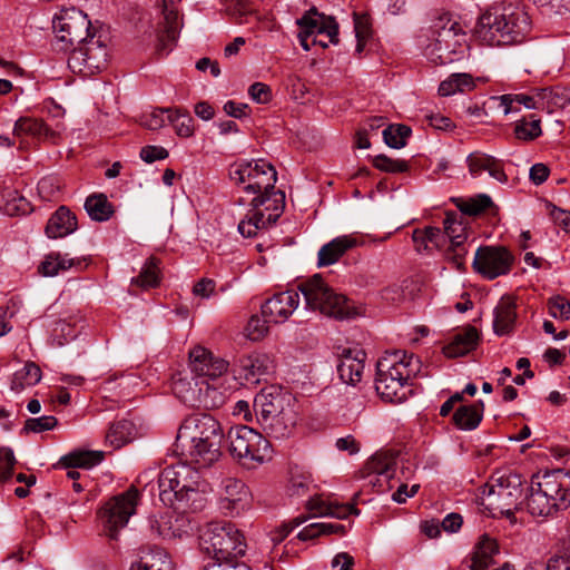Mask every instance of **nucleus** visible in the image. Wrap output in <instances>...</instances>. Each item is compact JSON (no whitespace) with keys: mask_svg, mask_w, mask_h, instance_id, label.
<instances>
[{"mask_svg":"<svg viewBox=\"0 0 570 570\" xmlns=\"http://www.w3.org/2000/svg\"><path fill=\"white\" fill-rule=\"evenodd\" d=\"M459 209L466 215L476 216L488 209L497 210L492 199L490 196L485 194L476 195L475 197H471L468 200H463L458 205Z\"/></svg>","mask_w":570,"mask_h":570,"instance_id":"nucleus-47","label":"nucleus"},{"mask_svg":"<svg viewBox=\"0 0 570 570\" xmlns=\"http://www.w3.org/2000/svg\"><path fill=\"white\" fill-rule=\"evenodd\" d=\"M466 165L473 177L488 171L489 175L500 183H507L508 176L503 169V161L484 153L474 151L466 157Z\"/></svg>","mask_w":570,"mask_h":570,"instance_id":"nucleus-24","label":"nucleus"},{"mask_svg":"<svg viewBox=\"0 0 570 570\" xmlns=\"http://www.w3.org/2000/svg\"><path fill=\"white\" fill-rule=\"evenodd\" d=\"M171 390L174 394L190 407L216 406L209 397L217 391L207 380L195 377L191 373L177 372L171 376Z\"/></svg>","mask_w":570,"mask_h":570,"instance_id":"nucleus-15","label":"nucleus"},{"mask_svg":"<svg viewBox=\"0 0 570 570\" xmlns=\"http://www.w3.org/2000/svg\"><path fill=\"white\" fill-rule=\"evenodd\" d=\"M499 554L497 541L488 534L480 537L471 557V563L476 568L489 569L494 564V557Z\"/></svg>","mask_w":570,"mask_h":570,"instance_id":"nucleus-34","label":"nucleus"},{"mask_svg":"<svg viewBox=\"0 0 570 570\" xmlns=\"http://www.w3.org/2000/svg\"><path fill=\"white\" fill-rule=\"evenodd\" d=\"M373 165L375 168L386 171V173H405L409 170V164L405 160L393 159L385 155H377L373 159Z\"/></svg>","mask_w":570,"mask_h":570,"instance_id":"nucleus-52","label":"nucleus"},{"mask_svg":"<svg viewBox=\"0 0 570 570\" xmlns=\"http://www.w3.org/2000/svg\"><path fill=\"white\" fill-rule=\"evenodd\" d=\"M356 245L355 238L351 236H340L323 245L317 254L318 266H330L335 264L348 249Z\"/></svg>","mask_w":570,"mask_h":570,"instance_id":"nucleus-29","label":"nucleus"},{"mask_svg":"<svg viewBox=\"0 0 570 570\" xmlns=\"http://www.w3.org/2000/svg\"><path fill=\"white\" fill-rule=\"evenodd\" d=\"M537 97L540 109L548 111H552L554 108H564L570 104L569 94L560 87L537 89Z\"/></svg>","mask_w":570,"mask_h":570,"instance_id":"nucleus-41","label":"nucleus"},{"mask_svg":"<svg viewBox=\"0 0 570 570\" xmlns=\"http://www.w3.org/2000/svg\"><path fill=\"white\" fill-rule=\"evenodd\" d=\"M396 466V455L392 452H377L372 455L366 464L365 471L373 487H377V492L390 490L391 479L394 475Z\"/></svg>","mask_w":570,"mask_h":570,"instance_id":"nucleus-17","label":"nucleus"},{"mask_svg":"<svg viewBox=\"0 0 570 570\" xmlns=\"http://www.w3.org/2000/svg\"><path fill=\"white\" fill-rule=\"evenodd\" d=\"M531 31V19L518 3H497L479 18V35L490 46L523 42Z\"/></svg>","mask_w":570,"mask_h":570,"instance_id":"nucleus-4","label":"nucleus"},{"mask_svg":"<svg viewBox=\"0 0 570 570\" xmlns=\"http://www.w3.org/2000/svg\"><path fill=\"white\" fill-rule=\"evenodd\" d=\"M561 471L533 475L527 495V509L533 517H549L569 507L562 493Z\"/></svg>","mask_w":570,"mask_h":570,"instance_id":"nucleus-10","label":"nucleus"},{"mask_svg":"<svg viewBox=\"0 0 570 570\" xmlns=\"http://www.w3.org/2000/svg\"><path fill=\"white\" fill-rule=\"evenodd\" d=\"M444 234L450 238L451 245H463L466 239V230L458 215L448 214L444 222Z\"/></svg>","mask_w":570,"mask_h":570,"instance_id":"nucleus-49","label":"nucleus"},{"mask_svg":"<svg viewBox=\"0 0 570 570\" xmlns=\"http://www.w3.org/2000/svg\"><path fill=\"white\" fill-rule=\"evenodd\" d=\"M13 134L17 137L31 136L52 144H58L61 138L60 129H51L42 120L29 117L16 121Z\"/></svg>","mask_w":570,"mask_h":570,"instance_id":"nucleus-25","label":"nucleus"},{"mask_svg":"<svg viewBox=\"0 0 570 570\" xmlns=\"http://www.w3.org/2000/svg\"><path fill=\"white\" fill-rule=\"evenodd\" d=\"M188 461L166 466L158 476L159 498L175 509H197L203 497L198 489L200 475L197 465Z\"/></svg>","mask_w":570,"mask_h":570,"instance_id":"nucleus-5","label":"nucleus"},{"mask_svg":"<svg viewBox=\"0 0 570 570\" xmlns=\"http://www.w3.org/2000/svg\"><path fill=\"white\" fill-rule=\"evenodd\" d=\"M180 18L175 9H165L164 24L158 35L157 50L168 53L177 41L180 30Z\"/></svg>","mask_w":570,"mask_h":570,"instance_id":"nucleus-28","label":"nucleus"},{"mask_svg":"<svg viewBox=\"0 0 570 570\" xmlns=\"http://www.w3.org/2000/svg\"><path fill=\"white\" fill-rule=\"evenodd\" d=\"M313 483L312 475L307 472L293 471L291 476L289 492L291 495H305Z\"/></svg>","mask_w":570,"mask_h":570,"instance_id":"nucleus-51","label":"nucleus"},{"mask_svg":"<svg viewBox=\"0 0 570 570\" xmlns=\"http://www.w3.org/2000/svg\"><path fill=\"white\" fill-rule=\"evenodd\" d=\"M224 438L220 423L209 414H193L180 424L176 450L197 468H209L222 456Z\"/></svg>","mask_w":570,"mask_h":570,"instance_id":"nucleus-3","label":"nucleus"},{"mask_svg":"<svg viewBox=\"0 0 570 570\" xmlns=\"http://www.w3.org/2000/svg\"><path fill=\"white\" fill-rule=\"evenodd\" d=\"M272 322L268 317L261 318L258 315H253L246 326L247 337L250 341H261L268 333V323Z\"/></svg>","mask_w":570,"mask_h":570,"instance_id":"nucleus-53","label":"nucleus"},{"mask_svg":"<svg viewBox=\"0 0 570 570\" xmlns=\"http://www.w3.org/2000/svg\"><path fill=\"white\" fill-rule=\"evenodd\" d=\"M248 491L243 481L226 478L220 485V508L229 513H239L248 503Z\"/></svg>","mask_w":570,"mask_h":570,"instance_id":"nucleus-22","label":"nucleus"},{"mask_svg":"<svg viewBox=\"0 0 570 570\" xmlns=\"http://www.w3.org/2000/svg\"><path fill=\"white\" fill-rule=\"evenodd\" d=\"M306 521L305 517H297L293 519L288 524H283L274 534L272 540L274 542L283 541L295 528L299 527Z\"/></svg>","mask_w":570,"mask_h":570,"instance_id":"nucleus-63","label":"nucleus"},{"mask_svg":"<svg viewBox=\"0 0 570 570\" xmlns=\"http://www.w3.org/2000/svg\"><path fill=\"white\" fill-rule=\"evenodd\" d=\"M332 533H345V527L340 523L332 522H315L304 527L297 534L302 541L312 540L320 535H327Z\"/></svg>","mask_w":570,"mask_h":570,"instance_id":"nucleus-43","label":"nucleus"},{"mask_svg":"<svg viewBox=\"0 0 570 570\" xmlns=\"http://www.w3.org/2000/svg\"><path fill=\"white\" fill-rule=\"evenodd\" d=\"M199 546L215 563L222 564H234L233 560L243 557L247 547L235 524L225 521L207 523L200 531Z\"/></svg>","mask_w":570,"mask_h":570,"instance_id":"nucleus-7","label":"nucleus"},{"mask_svg":"<svg viewBox=\"0 0 570 570\" xmlns=\"http://www.w3.org/2000/svg\"><path fill=\"white\" fill-rule=\"evenodd\" d=\"M59 191V187L51 177H45L38 183V193L43 199H51Z\"/></svg>","mask_w":570,"mask_h":570,"instance_id":"nucleus-62","label":"nucleus"},{"mask_svg":"<svg viewBox=\"0 0 570 570\" xmlns=\"http://www.w3.org/2000/svg\"><path fill=\"white\" fill-rule=\"evenodd\" d=\"M442 230L439 227H426L424 229H415L413 232V242L428 240L429 243L439 246V239L442 237Z\"/></svg>","mask_w":570,"mask_h":570,"instance_id":"nucleus-59","label":"nucleus"},{"mask_svg":"<svg viewBox=\"0 0 570 570\" xmlns=\"http://www.w3.org/2000/svg\"><path fill=\"white\" fill-rule=\"evenodd\" d=\"M514 104L523 105L528 109H540V104L538 102L537 90L533 95H502L500 97V105L503 107L504 115H508L512 111H518L519 109L514 108Z\"/></svg>","mask_w":570,"mask_h":570,"instance_id":"nucleus-44","label":"nucleus"},{"mask_svg":"<svg viewBox=\"0 0 570 570\" xmlns=\"http://www.w3.org/2000/svg\"><path fill=\"white\" fill-rule=\"evenodd\" d=\"M41 377L42 372L39 365L32 361H28L21 370L13 373L10 389L16 393H20L24 389L38 384Z\"/></svg>","mask_w":570,"mask_h":570,"instance_id":"nucleus-36","label":"nucleus"},{"mask_svg":"<svg viewBox=\"0 0 570 570\" xmlns=\"http://www.w3.org/2000/svg\"><path fill=\"white\" fill-rule=\"evenodd\" d=\"M466 51L465 33L461 32L455 22L432 30L423 49L426 59L438 66L461 61L465 58Z\"/></svg>","mask_w":570,"mask_h":570,"instance_id":"nucleus-11","label":"nucleus"},{"mask_svg":"<svg viewBox=\"0 0 570 570\" xmlns=\"http://www.w3.org/2000/svg\"><path fill=\"white\" fill-rule=\"evenodd\" d=\"M168 156V150L161 146L148 145L140 149V158L147 164L166 159Z\"/></svg>","mask_w":570,"mask_h":570,"instance_id":"nucleus-58","label":"nucleus"},{"mask_svg":"<svg viewBox=\"0 0 570 570\" xmlns=\"http://www.w3.org/2000/svg\"><path fill=\"white\" fill-rule=\"evenodd\" d=\"M478 341L476 328L469 326L454 335L453 341L443 347V353L450 358L463 356L475 348Z\"/></svg>","mask_w":570,"mask_h":570,"instance_id":"nucleus-30","label":"nucleus"},{"mask_svg":"<svg viewBox=\"0 0 570 570\" xmlns=\"http://www.w3.org/2000/svg\"><path fill=\"white\" fill-rule=\"evenodd\" d=\"M298 289H287L274 294L262 304V316L268 317L273 323H284L298 307Z\"/></svg>","mask_w":570,"mask_h":570,"instance_id":"nucleus-18","label":"nucleus"},{"mask_svg":"<svg viewBox=\"0 0 570 570\" xmlns=\"http://www.w3.org/2000/svg\"><path fill=\"white\" fill-rule=\"evenodd\" d=\"M104 459V454L100 451H87V452H75L68 455H65L61 459L62 465L69 468L67 471V478L70 481L78 480L80 478V473L75 470L76 468H86L89 469L98 463H100Z\"/></svg>","mask_w":570,"mask_h":570,"instance_id":"nucleus-31","label":"nucleus"},{"mask_svg":"<svg viewBox=\"0 0 570 570\" xmlns=\"http://www.w3.org/2000/svg\"><path fill=\"white\" fill-rule=\"evenodd\" d=\"M354 18V32L356 37V52L361 53L368 39L372 37V24L370 17L365 13H353Z\"/></svg>","mask_w":570,"mask_h":570,"instance_id":"nucleus-48","label":"nucleus"},{"mask_svg":"<svg viewBox=\"0 0 570 570\" xmlns=\"http://www.w3.org/2000/svg\"><path fill=\"white\" fill-rule=\"evenodd\" d=\"M168 122L175 128L176 134L181 138H189L194 135V119L187 111L173 109L167 116Z\"/></svg>","mask_w":570,"mask_h":570,"instance_id":"nucleus-45","label":"nucleus"},{"mask_svg":"<svg viewBox=\"0 0 570 570\" xmlns=\"http://www.w3.org/2000/svg\"><path fill=\"white\" fill-rule=\"evenodd\" d=\"M239 377L247 382H259L261 376L271 373L274 368L273 358L265 353H252L237 360Z\"/></svg>","mask_w":570,"mask_h":570,"instance_id":"nucleus-23","label":"nucleus"},{"mask_svg":"<svg viewBox=\"0 0 570 570\" xmlns=\"http://www.w3.org/2000/svg\"><path fill=\"white\" fill-rule=\"evenodd\" d=\"M540 124V119H531L530 121L522 119L517 122L514 134L519 139L533 140L542 134Z\"/></svg>","mask_w":570,"mask_h":570,"instance_id":"nucleus-50","label":"nucleus"},{"mask_svg":"<svg viewBox=\"0 0 570 570\" xmlns=\"http://www.w3.org/2000/svg\"><path fill=\"white\" fill-rule=\"evenodd\" d=\"M366 354L360 348H344L340 355L337 373L343 383L355 385L362 379Z\"/></svg>","mask_w":570,"mask_h":570,"instance_id":"nucleus-21","label":"nucleus"},{"mask_svg":"<svg viewBox=\"0 0 570 570\" xmlns=\"http://www.w3.org/2000/svg\"><path fill=\"white\" fill-rule=\"evenodd\" d=\"M78 228L77 217L66 206H60L49 218L46 225V235L49 238H62Z\"/></svg>","mask_w":570,"mask_h":570,"instance_id":"nucleus-27","label":"nucleus"},{"mask_svg":"<svg viewBox=\"0 0 570 570\" xmlns=\"http://www.w3.org/2000/svg\"><path fill=\"white\" fill-rule=\"evenodd\" d=\"M297 289L302 293L308 309L337 320L350 318L355 314L347 298L334 292L320 274L298 283Z\"/></svg>","mask_w":570,"mask_h":570,"instance_id":"nucleus-9","label":"nucleus"},{"mask_svg":"<svg viewBox=\"0 0 570 570\" xmlns=\"http://www.w3.org/2000/svg\"><path fill=\"white\" fill-rule=\"evenodd\" d=\"M85 209L89 217L96 222H106L114 214V206L104 194H94L87 197Z\"/></svg>","mask_w":570,"mask_h":570,"instance_id":"nucleus-40","label":"nucleus"},{"mask_svg":"<svg viewBox=\"0 0 570 570\" xmlns=\"http://www.w3.org/2000/svg\"><path fill=\"white\" fill-rule=\"evenodd\" d=\"M230 455L246 466L262 464L271 458L269 441L246 425L232 426L227 432Z\"/></svg>","mask_w":570,"mask_h":570,"instance_id":"nucleus-12","label":"nucleus"},{"mask_svg":"<svg viewBox=\"0 0 570 570\" xmlns=\"http://www.w3.org/2000/svg\"><path fill=\"white\" fill-rule=\"evenodd\" d=\"M169 111H173V109H154L149 115L142 117L141 125L149 130L160 129L168 122L167 116Z\"/></svg>","mask_w":570,"mask_h":570,"instance_id":"nucleus-55","label":"nucleus"},{"mask_svg":"<svg viewBox=\"0 0 570 570\" xmlns=\"http://www.w3.org/2000/svg\"><path fill=\"white\" fill-rule=\"evenodd\" d=\"M325 515L333 517L336 519H346L351 514H358L360 510L355 508L354 504L346 503V504H340L330 502V508L325 510Z\"/></svg>","mask_w":570,"mask_h":570,"instance_id":"nucleus-57","label":"nucleus"},{"mask_svg":"<svg viewBox=\"0 0 570 570\" xmlns=\"http://www.w3.org/2000/svg\"><path fill=\"white\" fill-rule=\"evenodd\" d=\"M296 24L301 29L297 37L305 51L311 49L308 40L312 37V45H320L323 48H326L328 43L324 39H318V36H326L328 42L333 45L338 43V23L333 17L320 13L315 7L298 18Z\"/></svg>","mask_w":570,"mask_h":570,"instance_id":"nucleus-14","label":"nucleus"},{"mask_svg":"<svg viewBox=\"0 0 570 570\" xmlns=\"http://www.w3.org/2000/svg\"><path fill=\"white\" fill-rule=\"evenodd\" d=\"M411 134L412 129L409 126L394 124L383 130V139L389 147L400 149L406 145V139Z\"/></svg>","mask_w":570,"mask_h":570,"instance_id":"nucleus-46","label":"nucleus"},{"mask_svg":"<svg viewBox=\"0 0 570 570\" xmlns=\"http://www.w3.org/2000/svg\"><path fill=\"white\" fill-rule=\"evenodd\" d=\"M227 363L214 357L210 351L203 346H196L189 352L190 373L198 379H216L227 371Z\"/></svg>","mask_w":570,"mask_h":570,"instance_id":"nucleus-19","label":"nucleus"},{"mask_svg":"<svg viewBox=\"0 0 570 570\" xmlns=\"http://www.w3.org/2000/svg\"><path fill=\"white\" fill-rule=\"evenodd\" d=\"M466 250L463 245H450L446 249V259L459 271L464 268Z\"/></svg>","mask_w":570,"mask_h":570,"instance_id":"nucleus-61","label":"nucleus"},{"mask_svg":"<svg viewBox=\"0 0 570 570\" xmlns=\"http://www.w3.org/2000/svg\"><path fill=\"white\" fill-rule=\"evenodd\" d=\"M420 364L417 357L404 351L385 353L376 363L375 389L381 397L392 403L405 400L407 382Z\"/></svg>","mask_w":570,"mask_h":570,"instance_id":"nucleus-6","label":"nucleus"},{"mask_svg":"<svg viewBox=\"0 0 570 570\" xmlns=\"http://www.w3.org/2000/svg\"><path fill=\"white\" fill-rule=\"evenodd\" d=\"M515 303L510 297H502L494 308L493 330L498 335L509 334L517 318Z\"/></svg>","mask_w":570,"mask_h":570,"instance_id":"nucleus-33","label":"nucleus"},{"mask_svg":"<svg viewBox=\"0 0 570 570\" xmlns=\"http://www.w3.org/2000/svg\"><path fill=\"white\" fill-rule=\"evenodd\" d=\"M267 435L275 439L288 438L296 424L294 409H285V412L271 415L258 422Z\"/></svg>","mask_w":570,"mask_h":570,"instance_id":"nucleus-26","label":"nucleus"},{"mask_svg":"<svg viewBox=\"0 0 570 570\" xmlns=\"http://www.w3.org/2000/svg\"><path fill=\"white\" fill-rule=\"evenodd\" d=\"M549 314L561 321H568L570 318V302L560 296H552L548 299Z\"/></svg>","mask_w":570,"mask_h":570,"instance_id":"nucleus-54","label":"nucleus"},{"mask_svg":"<svg viewBox=\"0 0 570 570\" xmlns=\"http://www.w3.org/2000/svg\"><path fill=\"white\" fill-rule=\"evenodd\" d=\"M130 570H174L169 554L161 548L155 547L140 557Z\"/></svg>","mask_w":570,"mask_h":570,"instance_id":"nucleus-35","label":"nucleus"},{"mask_svg":"<svg viewBox=\"0 0 570 570\" xmlns=\"http://www.w3.org/2000/svg\"><path fill=\"white\" fill-rule=\"evenodd\" d=\"M81 259L68 258L60 253L48 254L39 265L38 271L42 276L52 277L60 272L70 269L73 266H80Z\"/></svg>","mask_w":570,"mask_h":570,"instance_id":"nucleus-37","label":"nucleus"},{"mask_svg":"<svg viewBox=\"0 0 570 570\" xmlns=\"http://www.w3.org/2000/svg\"><path fill=\"white\" fill-rule=\"evenodd\" d=\"M483 410L484 403L482 401L469 405H461L453 413L452 422L459 430H475L482 421Z\"/></svg>","mask_w":570,"mask_h":570,"instance_id":"nucleus-32","label":"nucleus"},{"mask_svg":"<svg viewBox=\"0 0 570 570\" xmlns=\"http://www.w3.org/2000/svg\"><path fill=\"white\" fill-rule=\"evenodd\" d=\"M58 424V421L52 415H45L36 419H28L24 423L23 431L40 433L50 431Z\"/></svg>","mask_w":570,"mask_h":570,"instance_id":"nucleus-56","label":"nucleus"},{"mask_svg":"<svg viewBox=\"0 0 570 570\" xmlns=\"http://www.w3.org/2000/svg\"><path fill=\"white\" fill-rule=\"evenodd\" d=\"M482 505L512 518L522 504L523 479L510 470L495 471L488 483L480 488Z\"/></svg>","mask_w":570,"mask_h":570,"instance_id":"nucleus-8","label":"nucleus"},{"mask_svg":"<svg viewBox=\"0 0 570 570\" xmlns=\"http://www.w3.org/2000/svg\"><path fill=\"white\" fill-rule=\"evenodd\" d=\"M52 29L57 48L70 51L68 67L73 73L87 77L107 67L106 39L91 31V22L82 10L60 8L52 18Z\"/></svg>","mask_w":570,"mask_h":570,"instance_id":"nucleus-1","label":"nucleus"},{"mask_svg":"<svg viewBox=\"0 0 570 570\" xmlns=\"http://www.w3.org/2000/svg\"><path fill=\"white\" fill-rule=\"evenodd\" d=\"M229 177L236 184H246L245 191L258 194L250 202L252 209L238 224L244 237H254L259 229L276 223L285 206V194L275 190L277 173L271 164L264 160L236 163L229 168Z\"/></svg>","mask_w":570,"mask_h":570,"instance_id":"nucleus-2","label":"nucleus"},{"mask_svg":"<svg viewBox=\"0 0 570 570\" xmlns=\"http://www.w3.org/2000/svg\"><path fill=\"white\" fill-rule=\"evenodd\" d=\"M139 501L138 490L131 485L122 493L111 497L98 511V518L106 535L115 540L118 532L124 529L130 517L135 514Z\"/></svg>","mask_w":570,"mask_h":570,"instance_id":"nucleus-13","label":"nucleus"},{"mask_svg":"<svg viewBox=\"0 0 570 570\" xmlns=\"http://www.w3.org/2000/svg\"><path fill=\"white\" fill-rule=\"evenodd\" d=\"M136 435L137 429L135 424L131 421L121 420L110 426L106 440L114 449H120L135 440Z\"/></svg>","mask_w":570,"mask_h":570,"instance_id":"nucleus-39","label":"nucleus"},{"mask_svg":"<svg viewBox=\"0 0 570 570\" xmlns=\"http://www.w3.org/2000/svg\"><path fill=\"white\" fill-rule=\"evenodd\" d=\"M512 263L513 256L507 248L482 246L475 253L473 268L488 279H494L507 274L511 269Z\"/></svg>","mask_w":570,"mask_h":570,"instance_id":"nucleus-16","label":"nucleus"},{"mask_svg":"<svg viewBox=\"0 0 570 570\" xmlns=\"http://www.w3.org/2000/svg\"><path fill=\"white\" fill-rule=\"evenodd\" d=\"M253 406L257 422L271 415L283 413L285 409H293L288 395L275 386L263 389L255 396Z\"/></svg>","mask_w":570,"mask_h":570,"instance_id":"nucleus-20","label":"nucleus"},{"mask_svg":"<svg viewBox=\"0 0 570 570\" xmlns=\"http://www.w3.org/2000/svg\"><path fill=\"white\" fill-rule=\"evenodd\" d=\"M248 95L257 104H267L272 98L269 86L263 82H255L248 88Z\"/></svg>","mask_w":570,"mask_h":570,"instance_id":"nucleus-60","label":"nucleus"},{"mask_svg":"<svg viewBox=\"0 0 570 570\" xmlns=\"http://www.w3.org/2000/svg\"><path fill=\"white\" fill-rule=\"evenodd\" d=\"M159 282V261L155 257H149L142 266L139 275L131 279V285H137L147 289L156 287Z\"/></svg>","mask_w":570,"mask_h":570,"instance_id":"nucleus-42","label":"nucleus"},{"mask_svg":"<svg viewBox=\"0 0 570 570\" xmlns=\"http://www.w3.org/2000/svg\"><path fill=\"white\" fill-rule=\"evenodd\" d=\"M174 517L169 513H163L159 515H150L147 520L148 535L153 539L163 538L171 539L178 535V530L173 524Z\"/></svg>","mask_w":570,"mask_h":570,"instance_id":"nucleus-38","label":"nucleus"},{"mask_svg":"<svg viewBox=\"0 0 570 570\" xmlns=\"http://www.w3.org/2000/svg\"><path fill=\"white\" fill-rule=\"evenodd\" d=\"M550 216L559 224L567 233H570V212H566L554 205H550Z\"/></svg>","mask_w":570,"mask_h":570,"instance_id":"nucleus-64","label":"nucleus"}]
</instances>
